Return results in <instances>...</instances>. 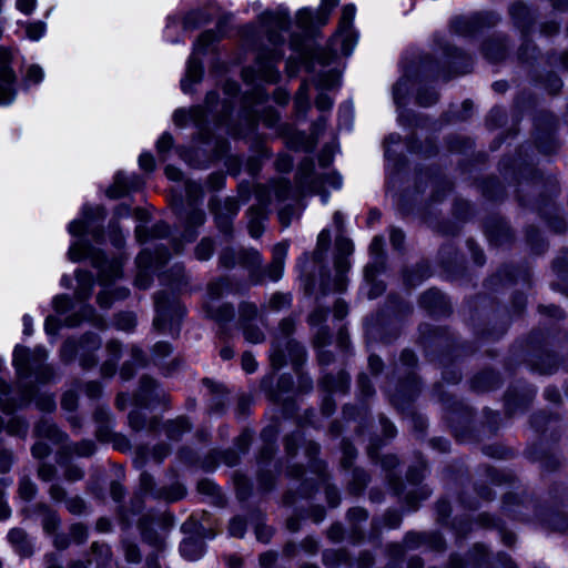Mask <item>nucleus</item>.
Segmentation results:
<instances>
[{
	"label": "nucleus",
	"mask_w": 568,
	"mask_h": 568,
	"mask_svg": "<svg viewBox=\"0 0 568 568\" xmlns=\"http://www.w3.org/2000/svg\"><path fill=\"white\" fill-rule=\"evenodd\" d=\"M287 251V242L275 244L272 248L271 263L263 266V258L257 250L242 248L235 252L232 248H225L220 256V263L225 267H233L235 264L242 265L247 270L248 280L254 285L262 284L266 280L277 282L284 273Z\"/></svg>",
	"instance_id": "obj_1"
},
{
	"label": "nucleus",
	"mask_w": 568,
	"mask_h": 568,
	"mask_svg": "<svg viewBox=\"0 0 568 568\" xmlns=\"http://www.w3.org/2000/svg\"><path fill=\"white\" fill-rule=\"evenodd\" d=\"M293 196L290 182L285 179H278L270 182L267 185H258L256 187V199L260 203L257 209L250 210L252 216L248 222V232L252 237L257 239L263 232L262 219L265 211L273 202L283 203Z\"/></svg>",
	"instance_id": "obj_2"
},
{
	"label": "nucleus",
	"mask_w": 568,
	"mask_h": 568,
	"mask_svg": "<svg viewBox=\"0 0 568 568\" xmlns=\"http://www.w3.org/2000/svg\"><path fill=\"white\" fill-rule=\"evenodd\" d=\"M48 353L41 347L32 352L23 346H17L13 352V365L20 381L34 376L39 383H47L54 376L53 368L45 364Z\"/></svg>",
	"instance_id": "obj_3"
},
{
	"label": "nucleus",
	"mask_w": 568,
	"mask_h": 568,
	"mask_svg": "<svg viewBox=\"0 0 568 568\" xmlns=\"http://www.w3.org/2000/svg\"><path fill=\"white\" fill-rule=\"evenodd\" d=\"M155 312L153 326L159 332L174 333L184 315V308L181 304L165 292L155 295Z\"/></svg>",
	"instance_id": "obj_4"
},
{
	"label": "nucleus",
	"mask_w": 568,
	"mask_h": 568,
	"mask_svg": "<svg viewBox=\"0 0 568 568\" xmlns=\"http://www.w3.org/2000/svg\"><path fill=\"white\" fill-rule=\"evenodd\" d=\"M101 341L95 334H85L77 344L74 341H67L61 347V358L65 363L74 359L77 353H80V365L84 369H90L97 365V358L89 354L99 349Z\"/></svg>",
	"instance_id": "obj_5"
},
{
	"label": "nucleus",
	"mask_w": 568,
	"mask_h": 568,
	"mask_svg": "<svg viewBox=\"0 0 568 568\" xmlns=\"http://www.w3.org/2000/svg\"><path fill=\"white\" fill-rule=\"evenodd\" d=\"M69 256L72 261H80L87 256H90L94 267L100 271V278L102 282H110L121 274V264L119 261H106L101 252H89L85 245L77 244L69 250Z\"/></svg>",
	"instance_id": "obj_6"
},
{
	"label": "nucleus",
	"mask_w": 568,
	"mask_h": 568,
	"mask_svg": "<svg viewBox=\"0 0 568 568\" xmlns=\"http://www.w3.org/2000/svg\"><path fill=\"white\" fill-rule=\"evenodd\" d=\"M263 27L267 33L271 44L276 47L282 44L284 39L281 37V31H286L290 27L288 13L284 10L276 12H264L261 16Z\"/></svg>",
	"instance_id": "obj_7"
},
{
	"label": "nucleus",
	"mask_w": 568,
	"mask_h": 568,
	"mask_svg": "<svg viewBox=\"0 0 568 568\" xmlns=\"http://www.w3.org/2000/svg\"><path fill=\"white\" fill-rule=\"evenodd\" d=\"M11 61V52L0 47V102L7 103L13 95L14 74L9 68Z\"/></svg>",
	"instance_id": "obj_8"
},
{
	"label": "nucleus",
	"mask_w": 568,
	"mask_h": 568,
	"mask_svg": "<svg viewBox=\"0 0 568 568\" xmlns=\"http://www.w3.org/2000/svg\"><path fill=\"white\" fill-rule=\"evenodd\" d=\"M282 57L283 52L277 49L262 51L256 61L258 77L266 82H275L278 79V72L274 68V62L281 60Z\"/></svg>",
	"instance_id": "obj_9"
},
{
	"label": "nucleus",
	"mask_w": 568,
	"mask_h": 568,
	"mask_svg": "<svg viewBox=\"0 0 568 568\" xmlns=\"http://www.w3.org/2000/svg\"><path fill=\"white\" fill-rule=\"evenodd\" d=\"M153 255L148 252H141L136 257L138 274L135 276V285L141 290H146L152 283Z\"/></svg>",
	"instance_id": "obj_10"
},
{
	"label": "nucleus",
	"mask_w": 568,
	"mask_h": 568,
	"mask_svg": "<svg viewBox=\"0 0 568 568\" xmlns=\"http://www.w3.org/2000/svg\"><path fill=\"white\" fill-rule=\"evenodd\" d=\"M8 540L21 557L29 558L34 554L33 544L27 531L22 528H12L8 532Z\"/></svg>",
	"instance_id": "obj_11"
},
{
	"label": "nucleus",
	"mask_w": 568,
	"mask_h": 568,
	"mask_svg": "<svg viewBox=\"0 0 568 568\" xmlns=\"http://www.w3.org/2000/svg\"><path fill=\"white\" fill-rule=\"evenodd\" d=\"M34 513L41 516V524L45 534L53 535L57 532L61 520L55 510L44 503H39L34 506Z\"/></svg>",
	"instance_id": "obj_12"
},
{
	"label": "nucleus",
	"mask_w": 568,
	"mask_h": 568,
	"mask_svg": "<svg viewBox=\"0 0 568 568\" xmlns=\"http://www.w3.org/2000/svg\"><path fill=\"white\" fill-rule=\"evenodd\" d=\"M483 14L477 13L470 17H457L452 21V28L459 34L471 33L486 24Z\"/></svg>",
	"instance_id": "obj_13"
},
{
	"label": "nucleus",
	"mask_w": 568,
	"mask_h": 568,
	"mask_svg": "<svg viewBox=\"0 0 568 568\" xmlns=\"http://www.w3.org/2000/svg\"><path fill=\"white\" fill-rule=\"evenodd\" d=\"M404 544L407 548H415L422 544H428L434 550L440 551L444 549L445 544L440 535H419L415 532L407 534L404 539Z\"/></svg>",
	"instance_id": "obj_14"
},
{
	"label": "nucleus",
	"mask_w": 568,
	"mask_h": 568,
	"mask_svg": "<svg viewBox=\"0 0 568 568\" xmlns=\"http://www.w3.org/2000/svg\"><path fill=\"white\" fill-rule=\"evenodd\" d=\"M131 361L123 364L120 369V376L123 381H129L133 377L135 369L146 365V358L143 352L138 346L131 347Z\"/></svg>",
	"instance_id": "obj_15"
},
{
	"label": "nucleus",
	"mask_w": 568,
	"mask_h": 568,
	"mask_svg": "<svg viewBox=\"0 0 568 568\" xmlns=\"http://www.w3.org/2000/svg\"><path fill=\"white\" fill-rule=\"evenodd\" d=\"M156 389V382L149 376H143L140 379L139 390L135 393L136 404L140 406H148L152 399L159 397L158 393H155Z\"/></svg>",
	"instance_id": "obj_16"
},
{
	"label": "nucleus",
	"mask_w": 568,
	"mask_h": 568,
	"mask_svg": "<svg viewBox=\"0 0 568 568\" xmlns=\"http://www.w3.org/2000/svg\"><path fill=\"white\" fill-rule=\"evenodd\" d=\"M34 434L38 437L48 438L55 444L63 443L67 438L65 434L47 419H42L36 425Z\"/></svg>",
	"instance_id": "obj_17"
},
{
	"label": "nucleus",
	"mask_w": 568,
	"mask_h": 568,
	"mask_svg": "<svg viewBox=\"0 0 568 568\" xmlns=\"http://www.w3.org/2000/svg\"><path fill=\"white\" fill-rule=\"evenodd\" d=\"M204 386L207 388L211 398V407L215 412H221L225 405L226 393L221 384H217L211 379H203Z\"/></svg>",
	"instance_id": "obj_18"
},
{
	"label": "nucleus",
	"mask_w": 568,
	"mask_h": 568,
	"mask_svg": "<svg viewBox=\"0 0 568 568\" xmlns=\"http://www.w3.org/2000/svg\"><path fill=\"white\" fill-rule=\"evenodd\" d=\"M204 310L209 317L220 323L229 322L234 316V310L230 304L215 306L214 303L205 302Z\"/></svg>",
	"instance_id": "obj_19"
},
{
	"label": "nucleus",
	"mask_w": 568,
	"mask_h": 568,
	"mask_svg": "<svg viewBox=\"0 0 568 568\" xmlns=\"http://www.w3.org/2000/svg\"><path fill=\"white\" fill-rule=\"evenodd\" d=\"M106 351L109 354V358L102 364L101 373L105 377H111L115 373L116 362L120 357V344L115 341H110L106 345Z\"/></svg>",
	"instance_id": "obj_20"
},
{
	"label": "nucleus",
	"mask_w": 568,
	"mask_h": 568,
	"mask_svg": "<svg viewBox=\"0 0 568 568\" xmlns=\"http://www.w3.org/2000/svg\"><path fill=\"white\" fill-rule=\"evenodd\" d=\"M332 53L324 49H306L301 52L300 60L301 63L310 64L313 61H316L320 64L326 65L331 62Z\"/></svg>",
	"instance_id": "obj_21"
},
{
	"label": "nucleus",
	"mask_w": 568,
	"mask_h": 568,
	"mask_svg": "<svg viewBox=\"0 0 568 568\" xmlns=\"http://www.w3.org/2000/svg\"><path fill=\"white\" fill-rule=\"evenodd\" d=\"M189 430H191V424L185 417H179L174 420H170L165 425L166 435L173 440H179L181 436Z\"/></svg>",
	"instance_id": "obj_22"
},
{
	"label": "nucleus",
	"mask_w": 568,
	"mask_h": 568,
	"mask_svg": "<svg viewBox=\"0 0 568 568\" xmlns=\"http://www.w3.org/2000/svg\"><path fill=\"white\" fill-rule=\"evenodd\" d=\"M75 278L78 283L75 295L79 300L83 301L88 298L91 294L93 287L92 276L89 272L77 271Z\"/></svg>",
	"instance_id": "obj_23"
},
{
	"label": "nucleus",
	"mask_w": 568,
	"mask_h": 568,
	"mask_svg": "<svg viewBox=\"0 0 568 568\" xmlns=\"http://www.w3.org/2000/svg\"><path fill=\"white\" fill-rule=\"evenodd\" d=\"M349 378L347 374L344 372H339L336 377H333L332 375H326L322 379V385L325 389L329 392L335 390H345L348 385Z\"/></svg>",
	"instance_id": "obj_24"
},
{
	"label": "nucleus",
	"mask_w": 568,
	"mask_h": 568,
	"mask_svg": "<svg viewBox=\"0 0 568 568\" xmlns=\"http://www.w3.org/2000/svg\"><path fill=\"white\" fill-rule=\"evenodd\" d=\"M181 552L189 560H196L203 552V545L194 539H185L181 544Z\"/></svg>",
	"instance_id": "obj_25"
},
{
	"label": "nucleus",
	"mask_w": 568,
	"mask_h": 568,
	"mask_svg": "<svg viewBox=\"0 0 568 568\" xmlns=\"http://www.w3.org/2000/svg\"><path fill=\"white\" fill-rule=\"evenodd\" d=\"M94 419L97 420V423L100 424V427H99V429L97 432L98 436L101 439H106L108 438V434H109L108 425L110 423V414H109V412L105 408H102V407L97 408V410L94 412Z\"/></svg>",
	"instance_id": "obj_26"
},
{
	"label": "nucleus",
	"mask_w": 568,
	"mask_h": 568,
	"mask_svg": "<svg viewBox=\"0 0 568 568\" xmlns=\"http://www.w3.org/2000/svg\"><path fill=\"white\" fill-rule=\"evenodd\" d=\"M298 207H297V204L294 203V204H287V205H284L282 206L280 210H278V221L281 223V225L283 227H287L290 226L292 220L294 217H297L298 216Z\"/></svg>",
	"instance_id": "obj_27"
},
{
	"label": "nucleus",
	"mask_w": 568,
	"mask_h": 568,
	"mask_svg": "<svg viewBox=\"0 0 568 568\" xmlns=\"http://www.w3.org/2000/svg\"><path fill=\"white\" fill-rule=\"evenodd\" d=\"M19 496L24 500H31L37 494V486L27 476L22 477L18 487Z\"/></svg>",
	"instance_id": "obj_28"
},
{
	"label": "nucleus",
	"mask_w": 568,
	"mask_h": 568,
	"mask_svg": "<svg viewBox=\"0 0 568 568\" xmlns=\"http://www.w3.org/2000/svg\"><path fill=\"white\" fill-rule=\"evenodd\" d=\"M6 429L11 436H20L24 438L28 432V424L21 418L13 417L8 422Z\"/></svg>",
	"instance_id": "obj_29"
},
{
	"label": "nucleus",
	"mask_w": 568,
	"mask_h": 568,
	"mask_svg": "<svg viewBox=\"0 0 568 568\" xmlns=\"http://www.w3.org/2000/svg\"><path fill=\"white\" fill-rule=\"evenodd\" d=\"M295 108L297 112L305 113L310 108L308 84L303 82L295 97Z\"/></svg>",
	"instance_id": "obj_30"
},
{
	"label": "nucleus",
	"mask_w": 568,
	"mask_h": 568,
	"mask_svg": "<svg viewBox=\"0 0 568 568\" xmlns=\"http://www.w3.org/2000/svg\"><path fill=\"white\" fill-rule=\"evenodd\" d=\"M129 191V186L122 174H118L114 184L106 191L109 197L118 199L125 195Z\"/></svg>",
	"instance_id": "obj_31"
},
{
	"label": "nucleus",
	"mask_w": 568,
	"mask_h": 568,
	"mask_svg": "<svg viewBox=\"0 0 568 568\" xmlns=\"http://www.w3.org/2000/svg\"><path fill=\"white\" fill-rule=\"evenodd\" d=\"M227 287L229 281L226 278H221L210 283L207 287V302L214 303Z\"/></svg>",
	"instance_id": "obj_32"
},
{
	"label": "nucleus",
	"mask_w": 568,
	"mask_h": 568,
	"mask_svg": "<svg viewBox=\"0 0 568 568\" xmlns=\"http://www.w3.org/2000/svg\"><path fill=\"white\" fill-rule=\"evenodd\" d=\"M69 535L73 542L81 545L88 539V528L81 523L72 524L69 527Z\"/></svg>",
	"instance_id": "obj_33"
},
{
	"label": "nucleus",
	"mask_w": 568,
	"mask_h": 568,
	"mask_svg": "<svg viewBox=\"0 0 568 568\" xmlns=\"http://www.w3.org/2000/svg\"><path fill=\"white\" fill-rule=\"evenodd\" d=\"M213 243L210 239H202L195 247V256L200 261L209 260L213 254Z\"/></svg>",
	"instance_id": "obj_34"
},
{
	"label": "nucleus",
	"mask_w": 568,
	"mask_h": 568,
	"mask_svg": "<svg viewBox=\"0 0 568 568\" xmlns=\"http://www.w3.org/2000/svg\"><path fill=\"white\" fill-rule=\"evenodd\" d=\"M284 344H285V347L288 352L291 359L294 363H297V362H301L304 359L305 352H304V348L302 345H300L297 342H295L293 339H286Z\"/></svg>",
	"instance_id": "obj_35"
},
{
	"label": "nucleus",
	"mask_w": 568,
	"mask_h": 568,
	"mask_svg": "<svg viewBox=\"0 0 568 568\" xmlns=\"http://www.w3.org/2000/svg\"><path fill=\"white\" fill-rule=\"evenodd\" d=\"M271 364L274 369H280L286 364L285 354L282 349V345L276 343L273 345L271 355Z\"/></svg>",
	"instance_id": "obj_36"
},
{
	"label": "nucleus",
	"mask_w": 568,
	"mask_h": 568,
	"mask_svg": "<svg viewBox=\"0 0 568 568\" xmlns=\"http://www.w3.org/2000/svg\"><path fill=\"white\" fill-rule=\"evenodd\" d=\"M115 325L119 329L131 331L135 326V316L132 313H120L116 315Z\"/></svg>",
	"instance_id": "obj_37"
},
{
	"label": "nucleus",
	"mask_w": 568,
	"mask_h": 568,
	"mask_svg": "<svg viewBox=\"0 0 568 568\" xmlns=\"http://www.w3.org/2000/svg\"><path fill=\"white\" fill-rule=\"evenodd\" d=\"M184 494V487L181 484H174L169 489L159 493V496L164 497L166 500L175 501L181 499Z\"/></svg>",
	"instance_id": "obj_38"
},
{
	"label": "nucleus",
	"mask_w": 568,
	"mask_h": 568,
	"mask_svg": "<svg viewBox=\"0 0 568 568\" xmlns=\"http://www.w3.org/2000/svg\"><path fill=\"white\" fill-rule=\"evenodd\" d=\"M186 77L192 82H197L202 77V64L194 57L189 61Z\"/></svg>",
	"instance_id": "obj_39"
},
{
	"label": "nucleus",
	"mask_w": 568,
	"mask_h": 568,
	"mask_svg": "<svg viewBox=\"0 0 568 568\" xmlns=\"http://www.w3.org/2000/svg\"><path fill=\"white\" fill-rule=\"evenodd\" d=\"M8 385L0 379V409L9 414L16 408V406L8 398Z\"/></svg>",
	"instance_id": "obj_40"
},
{
	"label": "nucleus",
	"mask_w": 568,
	"mask_h": 568,
	"mask_svg": "<svg viewBox=\"0 0 568 568\" xmlns=\"http://www.w3.org/2000/svg\"><path fill=\"white\" fill-rule=\"evenodd\" d=\"M71 449L79 456L88 457L94 453L95 446L91 440H82L79 444H74Z\"/></svg>",
	"instance_id": "obj_41"
},
{
	"label": "nucleus",
	"mask_w": 568,
	"mask_h": 568,
	"mask_svg": "<svg viewBox=\"0 0 568 568\" xmlns=\"http://www.w3.org/2000/svg\"><path fill=\"white\" fill-rule=\"evenodd\" d=\"M338 4V0H322L318 22L325 24L331 11Z\"/></svg>",
	"instance_id": "obj_42"
},
{
	"label": "nucleus",
	"mask_w": 568,
	"mask_h": 568,
	"mask_svg": "<svg viewBox=\"0 0 568 568\" xmlns=\"http://www.w3.org/2000/svg\"><path fill=\"white\" fill-rule=\"evenodd\" d=\"M291 297L287 294L275 293L270 300V307L278 311L290 305Z\"/></svg>",
	"instance_id": "obj_43"
},
{
	"label": "nucleus",
	"mask_w": 568,
	"mask_h": 568,
	"mask_svg": "<svg viewBox=\"0 0 568 568\" xmlns=\"http://www.w3.org/2000/svg\"><path fill=\"white\" fill-rule=\"evenodd\" d=\"M67 509L73 515H80L85 509V504L82 498L75 496L65 500Z\"/></svg>",
	"instance_id": "obj_44"
},
{
	"label": "nucleus",
	"mask_w": 568,
	"mask_h": 568,
	"mask_svg": "<svg viewBox=\"0 0 568 568\" xmlns=\"http://www.w3.org/2000/svg\"><path fill=\"white\" fill-rule=\"evenodd\" d=\"M244 336H245V339L250 343H261L264 341V334L263 332L258 328V327H255V326H246L244 328Z\"/></svg>",
	"instance_id": "obj_45"
},
{
	"label": "nucleus",
	"mask_w": 568,
	"mask_h": 568,
	"mask_svg": "<svg viewBox=\"0 0 568 568\" xmlns=\"http://www.w3.org/2000/svg\"><path fill=\"white\" fill-rule=\"evenodd\" d=\"M442 295L436 290H429L422 296V304L427 308H433L440 301Z\"/></svg>",
	"instance_id": "obj_46"
},
{
	"label": "nucleus",
	"mask_w": 568,
	"mask_h": 568,
	"mask_svg": "<svg viewBox=\"0 0 568 568\" xmlns=\"http://www.w3.org/2000/svg\"><path fill=\"white\" fill-rule=\"evenodd\" d=\"M296 23L302 29H310L313 23L312 12L307 9H302L296 14Z\"/></svg>",
	"instance_id": "obj_47"
},
{
	"label": "nucleus",
	"mask_w": 568,
	"mask_h": 568,
	"mask_svg": "<svg viewBox=\"0 0 568 568\" xmlns=\"http://www.w3.org/2000/svg\"><path fill=\"white\" fill-rule=\"evenodd\" d=\"M13 464V454L7 449H0V473L6 474Z\"/></svg>",
	"instance_id": "obj_48"
},
{
	"label": "nucleus",
	"mask_w": 568,
	"mask_h": 568,
	"mask_svg": "<svg viewBox=\"0 0 568 568\" xmlns=\"http://www.w3.org/2000/svg\"><path fill=\"white\" fill-rule=\"evenodd\" d=\"M78 404V396L73 390H68L63 394L61 399V406L65 410H74Z\"/></svg>",
	"instance_id": "obj_49"
},
{
	"label": "nucleus",
	"mask_w": 568,
	"mask_h": 568,
	"mask_svg": "<svg viewBox=\"0 0 568 568\" xmlns=\"http://www.w3.org/2000/svg\"><path fill=\"white\" fill-rule=\"evenodd\" d=\"M509 13L517 22H520L527 16L528 9L524 3L515 2L510 6Z\"/></svg>",
	"instance_id": "obj_50"
},
{
	"label": "nucleus",
	"mask_w": 568,
	"mask_h": 568,
	"mask_svg": "<svg viewBox=\"0 0 568 568\" xmlns=\"http://www.w3.org/2000/svg\"><path fill=\"white\" fill-rule=\"evenodd\" d=\"M49 495L57 503L67 500V491L60 484H53L49 488Z\"/></svg>",
	"instance_id": "obj_51"
},
{
	"label": "nucleus",
	"mask_w": 568,
	"mask_h": 568,
	"mask_svg": "<svg viewBox=\"0 0 568 568\" xmlns=\"http://www.w3.org/2000/svg\"><path fill=\"white\" fill-rule=\"evenodd\" d=\"M52 542L58 550H64L70 546L71 538L70 535L63 532H54Z\"/></svg>",
	"instance_id": "obj_52"
},
{
	"label": "nucleus",
	"mask_w": 568,
	"mask_h": 568,
	"mask_svg": "<svg viewBox=\"0 0 568 568\" xmlns=\"http://www.w3.org/2000/svg\"><path fill=\"white\" fill-rule=\"evenodd\" d=\"M230 534L234 537H243L245 532V523L241 518H233L230 523Z\"/></svg>",
	"instance_id": "obj_53"
},
{
	"label": "nucleus",
	"mask_w": 568,
	"mask_h": 568,
	"mask_svg": "<svg viewBox=\"0 0 568 568\" xmlns=\"http://www.w3.org/2000/svg\"><path fill=\"white\" fill-rule=\"evenodd\" d=\"M257 314V307L252 303H242L240 306V316L243 320L254 318Z\"/></svg>",
	"instance_id": "obj_54"
},
{
	"label": "nucleus",
	"mask_w": 568,
	"mask_h": 568,
	"mask_svg": "<svg viewBox=\"0 0 568 568\" xmlns=\"http://www.w3.org/2000/svg\"><path fill=\"white\" fill-rule=\"evenodd\" d=\"M241 364H242V368L246 373H253L257 367V363H256L254 356L248 352H245L242 355Z\"/></svg>",
	"instance_id": "obj_55"
},
{
	"label": "nucleus",
	"mask_w": 568,
	"mask_h": 568,
	"mask_svg": "<svg viewBox=\"0 0 568 568\" xmlns=\"http://www.w3.org/2000/svg\"><path fill=\"white\" fill-rule=\"evenodd\" d=\"M55 475V468L49 464H41L38 468V476L44 481L51 480Z\"/></svg>",
	"instance_id": "obj_56"
},
{
	"label": "nucleus",
	"mask_w": 568,
	"mask_h": 568,
	"mask_svg": "<svg viewBox=\"0 0 568 568\" xmlns=\"http://www.w3.org/2000/svg\"><path fill=\"white\" fill-rule=\"evenodd\" d=\"M31 453L33 457L42 459L51 453V449L45 443L38 442L32 446Z\"/></svg>",
	"instance_id": "obj_57"
},
{
	"label": "nucleus",
	"mask_w": 568,
	"mask_h": 568,
	"mask_svg": "<svg viewBox=\"0 0 568 568\" xmlns=\"http://www.w3.org/2000/svg\"><path fill=\"white\" fill-rule=\"evenodd\" d=\"M36 404L41 410L47 412H51L55 407V402L50 395H41L37 398Z\"/></svg>",
	"instance_id": "obj_58"
},
{
	"label": "nucleus",
	"mask_w": 568,
	"mask_h": 568,
	"mask_svg": "<svg viewBox=\"0 0 568 568\" xmlns=\"http://www.w3.org/2000/svg\"><path fill=\"white\" fill-rule=\"evenodd\" d=\"M173 145V138L169 133H164L160 136L156 143L159 153L168 152Z\"/></svg>",
	"instance_id": "obj_59"
},
{
	"label": "nucleus",
	"mask_w": 568,
	"mask_h": 568,
	"mask_svg": "<svg viewBox=\"0 0 568 568\" xmlns=\"http://www.w3.org/2000/svg\"><path fill=\"white\" fill-rule=\"evenodd\" d=\"M355 14V8L353 6H345L342 11L341 26L342 28H348L353 21Z\"/></svg>",
	"instance_id": "obj_60"
},
{
	"label": "nucleus",
	"mask_w": 568,
	"mask_h": 568,
	"mask_svg": "<svg viewBox=\"0 0 568 568\" xmlns=\"http://www.w3.org/2000/svg\"><path fill=\"white\" fill-rule=\"evenodd\" d=\"M125 558L130 562H138L140 560V551L134 544H124Z\"/></svg>",
	"instance_id": "obj_61"
},
{
	"label": "nucleus",
	"mask_w": 568,
	"mask_h": 568,
	"mask_svg": "<svg viewBox=\"0 0 568 568\" xmlns=\"http://www.w3.org/2000/svg\"><path fill=\"white\" fill-rule=\"evenodd\" d=\"M215 40V33L213 31L203 32L196 42V49L202 50L209 47Z\"/></svg>",
	"instance_id": "obj_62"
},
{
	"label": "nucleus",
	"mask_w": 568,
	"mask_h": 568,
	"mask_svg": "<svg viewBox=\"0 0 568 568\" xmlns=\"http://www.w3.org/2000/svg\"><path fill=\"white\" fill-rule=\"evenodd\" d=\"M327 317V312L323 308H316L308 316V323L311 325H321L323 322H325Z\"/></svg>",
	"instance_id": "obj_63"
},
{
	"label": "nucleus",
	"mask_w": 568,
	"mask_h": 568,
	"mask_svg": "<svg viewBox=\"0 0 568 568\" xmlns=\"http://www.w3.org/2000/svg\"><path fill=\"white\" fill-rule=\"evenodd\" d=\"M43 559H44L45 568H64L61 565L58 555L54 552L45 554Z\"/></svg>",
	"instance_id": "obj_64"
}]
</instances>
